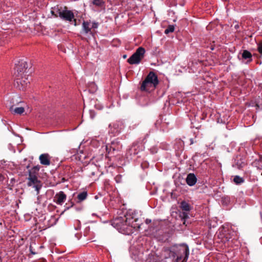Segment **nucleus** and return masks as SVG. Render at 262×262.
Here are the masks:
<instances>
[{
	"instance_id": "1",
	"label": "nucleus",
	"mask_w": 262,
	"mask_h": 262,
	"mask_svg": "<svg viewBox=\"0 0 262 262\" xmlns=\"http://www.w3.org/2000/svg\"><path fill=\"white\" fill-rule=\"evenodd\" d=\"M117 209V216H116L115 219L116 229L122 234H129L130 232V227L129 225L130 223V220L133 219V217L127 213L124 204L121 205L120 208Z\"/></svg>"
},
{
	"instance_id": "2",
	"label": "nucleus",
	"mask_w": 262,
	"mask_h": 262,
	"mask_svg": "<svg viewBox=\"0 0 262 262\" xmlns=\"http://www.w3.org/2000/svg\"><path fill=\"white\" fill-rule=\"evenodd\" d=\"M166 252L176 262H186L189 255V247L185 244L174 246Z\"/></svg>"
},
{
	"instance_id": "3",
	"label": "nucleus",
	"mask_w": 262,
	"mask_h": 262,
	"mask_svg": "<svg viewBox=\"0 0 262 262\" xmlns=\"http://www.w3.org/2000/svg\"><path fill=\"white\" fill-rule=\"evenodd\" d=\"M158 84L159 80L157 75L155 72L150 71L142 82L140 89L142 91H150L155 90Z\"/></svg>"
},
{
	"instance_id": "4",
	"label": "nucleus",
	"mask_w": 262,
	"mask_h": 262,
	"mask_svg": "<svg viewBox=\"0 0 262 262\" xmlns=\"http://www.w3.org/2000/svg\"><path fill=\"white\" fill-rule=\"evenodd\" d=\"M145 50L144 48L140 47L138 48L136 52L127 59V62L130 64H138L144 56Z\"/></svg>"
},
{
	"instance_id": "5",
	"label": "nucleus",
	"mask_w": 262,
	"mask_h": 262,
	"mask_svg": "<svg viewBox=\"0 0 262 262\" xmlns=\"http://www.w3.org/2000/svg\"><path fill=\"white\" fill-rule=\"evenodd\" d=\"M28 181L27 185L35 188L37 192V194H38L40 189L42 187V183L41 181L38 179L37 177L35 175L33 176L29 174Z\"/></svg>"
},
{
	"instance_id": "6",
	"label": "nucleus",
	"mask_w": 262,
	"mask_h": 262,
	"mask_svg": "<svg viewBox=\"0 0 262 262\" xmlns=\"http://www.w3.org/2000/svg\"><path fill=\"white\" fill-rule=\"evenodd\" d=\"M30 81L28 79V75L26 74L21 75V76H16V79L14 82V85L18 89L24 90L27 86Z\"/></svg>"
},
{
	"instance_id": "7",
	"label": "nucleus",
	"mask_w": 262,
	"mask_h": 262,
	"mask_svg": "<svg viewBox=\"0 0 262 262\" xmlns=\"http://www.w3.org/2000/svg\"><path fill=\"white\" fill-rule=\"evenodd\" d=\"M63 11L60 13V18L65 21H67L69 22H74V26H76V19L74 18V14L73 12L71 11L68 10V8L66 6H64V8H63Z\"/></svg>"
},
{
	"instance_id": "8",
	"label": "nucleus",
	"mask_w": 262,
	"mask_h": 262,
	"mask_svg": "<svg viewBox=\"0 0 262 262\" xmlns=\"http://www.w3.org/2000/svg\"><path fill=\"white\" fill-rule=\"evenodd\" d=\"M15 76H21L25 75L24 73L28 68L27 62L24 59H20L18 61L17 64H15Z\"/></svg>"
},
{
	"instance_id": "9",
	"label": "nucleus",
	"mask_w": 262,
	"mask_h": 262,
	"mask_svg": "<svg viewBox=\"0 0 262 262\" xmlns=\"http://www.w3.org/2000/svg\"><path fill=\"white\" fill-rule=\"evenodd\" d=\"M90 6L95 11H100L105 9V4L103 0H93Z\"/></svg>"
},
{
	"instance_id": "10",
	"label": "nucleus",
	"mask_w": 262,
	"mask_h": 262,
	"mask_svg": "<svg viewBox=\"0 0 262 262\" xmlns=\"http://www.w3.org/2000/svg\"><path fill=\"white\" fill-rule=\"evenodd\" d=\"M186 182L189 186H194L197 182V178L193 173H189L186 178Z\"/></svg>"
},
{
	"instance_id": "11",
	"label": "nucleus",
	"mask_w": 262,
	"mask_h": 262,
	"mask_svg": "<svg viewBox=\"0 0 262 262\" xmlns=\"http://www.w3.org/2000/svg\"><path fill=\"white\" fill-rule=\"evenodd\" d=\"M64 7H62L61 5H57L55 6L52 7L51 13L55 17H60V13L63 10Z\"/></svg>"
},
{
	"instance_id": "12",
	"label": "nucleus",
	"mask_w": 262,
	"mask_h": 262,
	"mask_svg": "<svg viewBox=\"0 0 262 262\" xmlns=\"http://www.w3.org/2000/svg\"><path fill=\"white\" fill-rule=\"evenodd\" d=\"M82 33L84 34H90L93 36L90 22L88 21H83L82 24Z\"/></svg>"
},
{
	"instance_id": "13",
	"label": "nucleus",
	"mask_w": 262,
	"mask_h": 262,
	"mask_svg": "<svg viewBox=\"0 0 262 262\" xmlns=\"http://www.w3.org/2000/svg\"><path fill=\"white\" fill-rule=\"evenodd\" d=\"M66 198L67 195L63 191H60L59 193H57L54 197L55 200H56L55 202L58 205H61L64 202Z\"/></svg>"
},
{
	"instance_id": "14",
	"label": "nucleus",
	"mask_w": 262,
	"mask_h": 262,
	"mask_svg": "<svg viewBox=\"0 0 262 262\" xmlns=\"http://www.w3.org/2000/svg\"><path fill=\"white\" fill-rule=\"evenodd\" d=\"M39 160L42 165L49 166L50 164V157L48 154H42L39 156Z\"/></svg>"
},
{
	"instance_id": "15",
	"label": "nucleus",
	"mask_w": 262,
	"mask_h": 262,
	"mask_svg": "<svg viewBox=\"0 0 262 262\" xmlns=\"http://www.w3.org/2000/svg\"><path fill=\"white\" fill-rule=\"evenodd\" d=\"M242 57L243 59L247 60V63H249L252 60V54L248 50H244L242 53Z\"/></svg>"
},
{
	"instance_id": "16",
	"label": "nucleus",
	"mask_w": 262,
	"mask_h": 262,
	"mask_svg": "<svg viewBox=\"0 0 262 262\" xmlns=\"http://www.w3.org/2000/svg\"><path fill=\"white\" fill-rule=\"evenodd\" d=\"M184 147V143L181 139L176 140L174 144V148L176 150L181 151L183 150Z\"/></svg>"
},
{
	"instance_id": "17",
	"label": "nucleus",
	"mask_w": 262,
	"mask_h": 262,
	"mask_svg": "<svg viewBox=\"0 0 262 262\" xmlns=\"http://www.w3.org/2000/svg\"><path fill=\"white\" fill-rule=\"evenodd\" d=\"M10 111L13 114L21 115L25 112V109L23 107H14V105H12L10 107Z\"/></svg>"
},
{
	"instance_id": "18",
	"label": "nucleus",
	"mask_w": 262,
	"mask_h": 262,
	"mask_svg": "<svg viewBox=\"0 0 262 262\" xmlns=\"http://www.w3.org/2000/svg\"><path fill=\"white\" fill-rule=\"evenodd\" d=\"M180 207L183 211L187 212H189L191 209L190 204L185 201H183L180 203Z\"/></svg>"
},
{
	"instance_id": "19",
	"label": "nucleus",
	"mask_w": 262,
	"mask_h": 262,
	"mask_svg": "<svg viewBox=\"0 0 262 262\" xmlns=\"http://www.w3.org/2000/svg\"><path fill=\"white\" fill-rule=\"evenodd\" d=\"M125 125L124 121L122 120L117 121L116 123V133H121L122 130L124 128Z\"/></svg>"
},
{
	"instance_id": "20",
	"label": "nucleus",
	"mask_w": 262,
	"mask_h": 262,
	"mask_svg": "<svg viewBox=\"0 0 262 262\" xmlns=\"http://www.w3.org/2000/svg\"><path fill=\"white\" fill-rule=\"evenodd\" d=\"M180 217L183 221V224L187 225V224H188V222L187 223V220L189 219L188 212L184 211L180 212Z\"/></svg>"
},
{
	"instance_id": "21",
	"label": "nucleus",
	"mask_w": 262,
	"mask_h": 262,
	"mask_svg": "<svg viewBox=\"0 0 262 262\" xmlns=\"http://www.w3.org/2000/svg\"><path fill=\"white\" fill-rule=\"evenodd\" d=\"M40 169V166L36 165L34 166L32 169L29 170V174L35 175L37 176L38 172Z\"/></svg>"
},
{
	"instance_id": "22",
	"label": "nucleus",
	"mask_w": 262,
	"mask_h": 262,
	"mask_svg": "<svg viewBox=\"0 0 262 262\" xmlns=\"http://www.w3.org/2000/svg\"><path fill=\"white\" fill-rule=\"evenodd\" d=\"M88 196V193L86 191H83L81 193H79L77 195V199L78 200V202H80L81 201H83L85 199H86V197Z\"/></svg>"
},
{
	"instance_id": "23",
	"label": "nucleus",
	"mask_w": 262,
	"mask_h": 262,
	"mask_svg": "<svg viewBox=\"0 0 262 262\" xmlns=\"http://www.w3.org/2000/svg\"><path fill=\"white\" fill-rule=\"evenodd\" d=\"M233 181L236 184H241L244 182V179L238 176H235L234 177Z\"/></svg>"
},
{
	"instance_id": "24",
	"label": "nucleus",
	"mask_w": 262,
	"mask_h": 262,
	"mask_svg": "<svg viewBox=\"0 0 262 262\" xmlns=\"http://www.w3.org/2000/svg\"><path fill=\"white\" fill-rule=\"evenodd\" d=\"M174 30V25H169L167 28L165 30L164 33L165 34H168L169 33L173 32Z\"/></svg>"
},
{
	"instance_id": "25",
	"label": "nucleus",
	"mask_w": 262,
	"mask_h": 262,
	"mask_svg": "<svg viewBox=\"0 0 262 262\" xmlns=\"http://www.w3.org/2000/svg\"><path fill=\"white\" fill-rule=\"evenodd\" d=\"M136 150V147L135 146H133L132 147L128 150V153L130 155H135L136 154H138L137 152H136L135 151Z\"/></svg>"
},
{
	"instance_id": "26",
	"label": "nucleus",
	"mask_w": 262,
	"mask_h": 262,
	"mask_svg": "<svg viewBox=\"0 0 262 262\" xmlns=\"http://www.w3.org/2000/svg\"><path fill=\"white\" fill-rule=\"evenodd\" d=\"M257 51L260 54L262 55V40L257 43Z\"/></svg>"
},
{
	"instance_id": "27",
	"label": "nucleus",
	"mask_w": 262,
	"mask_h": 262,
	"mask_svg": "<svg viewBox=\"0 0 262 262\" xmlns=\"http://www.w3.org/2000/svg\"><path fill=\"white\" fill-rule=\"evenodd\" d=\"M91 29H96L98 27V23L96 22L92 23V25H91Z\"/></svg>"
},
{
	"instance_id": "28",
	"label": "nucleus",
	"mask_w": 262,
	"mask_h": 262,
	"mask_svg": "<svg viewBox=\"0 0 262 262\" xmlns=\"http://www.w3.org/2000/svg\"><path fill=\"white\" fill-rule=\"evenodd\" d=\"M29 250L32 254H33V255L36 254V253L34 251V250H33V248L31 246H30Z\"/></svg>"
},
{
	"instance_id": "29",
	"label": "nucleus",
	"mask_w": 262,
	"mask_h": 262,
	"mask_svg": "<svg viewBox=\"0 0 262 262\" xmlns=\"http://www.w3.org/2000/svg\"><path fill=\"white\" fill-rule=\"evenodd\" d=\"M121 175H119V176H117V177H116V183H119L120 182V178H121Z\"/></svg>"
},
{
	"instance_id": "30",
	"label": "nucleus",
	"mask_w": 262,
	"mask_h": 262,
	"mask_svg": "<svg viewBox=\"0 0 262 262\" xmlns=\"http://www.w3.org/2000/svg\"><path fill=\"white\" fill-rule=\"evenodd\" d=\"M258 165L257 166V168L260 169H262V165L260 164V162H258L257 163Z\"/></svg>"
},
{
	"instance_id": "31",
	"label": "nucleus",
	"mask_w": 262,
	"mask_h": 262,
	"mask_svg": "<svg viewBox=\"0 0 262 262\" xmlns=\"http://www.w3.org/2000/svg\"><path fill=\"white\" fill-rule=\"evenodd\" d=\"M151 220H149V219H146L145 220V223L146 224H149L150 223H151Z\"/></svg>"
},
{
	"instance_id": "32",
	"label": "nucleus",
	"mask_w": 262,
	"mask_h": 262,
	"mask_svg": "<svg viewBox=\"0 0 262 262\" xmlns=\"http://www.w3.org/2000/svg\"><path fill=\"white\" fill-rule=\"evenodd\" d=\"M239 26L238 24H236L234 26V28L236 30L238 29L239 28Z\"/></svg>"
},
{
	"instance_id": "33",
	"label": "nucleus",
	"mask_w": 262,
	"mask_h": 262,
	"mask_svg": "<svg viewBox=\"0 0 262 262\" xmlns=\"http://www.w3.org/2000/svg\"><path fill=\"white\" fill-rule=\"evenodd\" d=\"M262 161V156H260L259 157V161H258V162H261Z\"/></svg>"
},
{
	"instance_id": "34",
	"label": "nucleus",
	"mask_w": 262,
	"mask_h": 262,
	"mask_svg": "<svg viewBox=\"0 0 262 262\" xmlns=\"http://www.w3.org/2000/svg\"><path fill=\"white\" fill-rule=\"evenodd\" d=\"M4 179V177L2 175H0V181H2Z\"/></svg>"
},
{
	"instance_id": "35",
	"label": "nucleus",
	"mask_w": 262,
	"mask_h": 262,
	"mask_svg": "<svg viewBox=\"0 0 262 262\" xmlns=\"http://www.w3.org/2000/svg\"><path fill=\"white\" fill-rule=\"evenodd\" d=\"M111 101H112V99H113V96H111Z\"/></svg>"
},
{
	"instance_id": "36",
	"label": "nucleus",
	"mask_w": 262,
	"mask_h": 262,
	"mask_svg": "<svg viewBox=\"0 0 262 262\" xmlns=\"http://www.w3.org/2000/svg\"><path fill=\"white\" fill-rule=\"evenodd\" d=\"M110 133L113 134V130L109 131Z\"/></svg>"
},
{
	"instance_id": "37",
	"label": "nucleus",
	"mask_w": 262,
	"mask_h": 262,
	"mask_svg": "<svg viewBox=\"0 0 262 262\" xmlns=\"http://www.w3.org/2000/svg\"><path fill=\"white\" fill-rule=\"evenodd\" d=\"M115 41H116V42L117 41H118V42H119V41H120V40H118V39H117L116 38V39H115Z\"/></svg>"
},
{
	"instance_id": "38",
	"label": "nucleus",
	"mask_w": 262,
	"mask_h": 262,
	"mask_svg": "<svg viewBox=\"0 0 262 262\" xmlns=\"http://www.w3.org/2000/svg\"><path fill=\"white\" fill-rule=\"evenodd\" d=\"M126 55H124V56H123V58H126Z\"/></svg>"
},
{
	"instance_id": "39",
	"label": "nucleus",
	"mask_w": 262,
	"mask_h": 262,
	"mask_svg": "<svg viewBox=\"0 0 262 262\" xmlns=\"http://www.w3.org/2000/svg\"><path fill=\"white\" fill-rule=\"evenodd\" d=\"M29 165L27 166V168H29Z\"/></svg>"
},
{
	"instance_id": "40",
	"label": "nucleus",
	"mask_w": 262,
	"mask_h": 262,
	"mask_svg": "<svg viewBox=\"0 0 262 262\" xmlns=\"http://www.w3.org/2000/svg\"><path fill=\"white\" fill-rule=\"evenodd\" d=\"M261 174L262 175V172H261Z\"/></svg>"
}]
</instances>
